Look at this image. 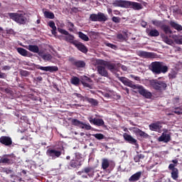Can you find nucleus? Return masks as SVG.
I'll list each match as a JSON object with an SVG mask.
<instances>
[{
  "mask_svg": "<svg viewBox=\"0 0 182 182\" xmlns=\"http://www.w3.org/2000/svg\"><path fill=\"white\" fill-rule=\"evenodd\" d=\"M160 88L161 89H164V90H166V88H167V84H166L164 82H160Z\"/></svg>",
  "mask_w": 182,
  "mask_h": 182,
  "instance_id": "obj_54",
  "label": "nucleus"
},
{
  "mask_svg": "<svg viewBox=\"0 0 182 182\" xmlns=\"http://www.w3.org/2000/svg\"><path fill=\"white\" fill-rule=\"evenodd\" d=\"M81 83L84 87H88L90 89H92V85L90 84L87 83L85 81H81Z\"/></svg>",
  "mask_w": 182,
  "mask_h": 182,
  "instance_id": "obj_51",
  "label": "nucleus"
},
{
  "mask_svg": "<svg viewBox=\"0 0 182 182\" xmlns=\"http://www.w3.org/2000/svg\"><path fill=\"white\" fill-rule=\"evenodd\" d=\"M43 14L46 18H48V19H54L55 18V14L53 12L44 11Z\"/></svg>",
  "mask_w": 182,
  "mask_h": 182,
  "instance_id": "obj_37",
  "label": "nucleus"
},
{
  "mask_svg": "<svg viewBox=\"0 0 182 182\" xmlns=\"http://www.w3.org/2000/svg\"><path fill=\"white\" fill-rule=\"evenodd\" d=\"M48 26H49L50 28H52V34L55 36L57 34V31H56L57 27L55 26V21H49Z\"/></svg>",
  "mask_w": 182,
  "mask_h": 182,
  "instance_id": "obj_28",
  "label": "nucleus"
},
{
  "mask_svg": "<svg viewBox=\"0 0 182 182\" xmlns=\"http://www.w3.org/2000/svg\"><path fill=\"white\" fill-rule=\"evenodd\" d=\"M73 95L77 97L78 98L82 97V95L81 94H78V93H74Z\"/></svg>",
  "mask_w": 182,
  "mask_h": 182,
  "instance_id": "obj_63",
  "label": "nucleus"
},
{
  "mask_svg": "<svg viewBox=\"0 0 182 182\" xmlns=\"http://www.w3.org/2000/svg\"><path fill=\"white\" fill-rule=\"evenodd\" d=\"M112 20L114 23H119L121 22V18L120 17H118V16H113L112 18Z\"/></svg>",
  "mask_w": 182,
  "mask_h": 182,
  "instance_id": "obj_48",
  "label": "nucleus"
},
{
  "mask_svg": "<svg viewBox=\"0 0 182 182\" xmlns=\"http://www.w3.org/2000/svg\"><path fill=\"white\" fill-rule=\"evenodd\" d=\"M173 105H177V104L180 103V97H176L175 98H173Z\"/></svg>",
  "mask_w": 182,
  "mask_h": 182,
  "instance_id": "obj_53",
  "label": "nucleus"
},
{
  "mask_svg": "<svg viewBox=\"0 0 182 182\" xmlns=\"http://www.w3.org/2000/svg\"><path fill=\"white\" fill-rule=\"evenodd\" d=\"M85 101L89 102L92 107H97L99 105V101L93 98L87 97L85 98Z\"/></svg>",
  "mask_w": 182,
  "mask_h": 182,
  "instance_id": "obj_27",
  "label": "nucleus"
},
{
  "mask_svg": "<svg viewBox=\"0 0 182 182\" xmlns=\"http://www.w3.org/2000/svg\"><path fill=\"white\" fill-rule=\"evenodd\" d=\"M4 173H6V174H10L11 173L12 171L8 168H6L4 171Z\"/></svg>",
  "mask_w": 182,
  "mask_h": 182,
  "instance_id": "obj_59",
  "label": "nucleus"
},
{
  "mask_svg": "<svg viewBox=\"0 0 182 182\" xmlns=\"http://www.w3.org/2000/svg\"><path fill=\"white\" fill-rule=\"evenodd\" d=\"M34 80L36 82H42L43 80V78H42V77H41V76H38V77L34 78Z\"/></svg>",
  "mask_w": 182,
  "mask_h": 182,
  "instance_id": "obj_58",
  "label": "nucleus"
},
{
  "mask_svg": "<svg viewBox=\"0 0 182 182\" xmlns=\"http://www.w3.org/2000/svg\"><path fill=\"white\" fill-rule=\"evenodd\" d=\"M42 59L43 60H52V55L50 54H43L42 56H41Z\"/></svg>",
  "mask_w": 182,
  "mask_h": 182,
  "instance_id": "obj_41",
  "label": "nucleus"
},
{
  "mask_svg": "<svg viewBox=\"0 0 182 182\" xmlns=\"http://www.w3.org/2000/svg\"><path fill=\"white\" fill-rule=\"evenodd\" d=\"M80 128L85 129V130H91L92 126L89 124H87L82 123V124L81 125V127Z\"/></svg>",
  "mask_w": 182,
  "mask_h": 182,
  "instance_id": "obj_43",
  "label": "nucleus"
},
{
  "mask_svg": "<svg viewBox=\"0 0 182 182\" xmlns=\"http://www.w3.org/2000/svg\"><path fill=\"white\" fill-rule=\"evenodd\" d=\"M3 70H9L11 69V67L9 65H5L3 67Z\"/></svg>",
  "mask_w": 182,
  "mask_h": 182,
  "instance_id": "obj_61",
  "label": "nucleus"
},
{
  "mask_svg": "<svg viewBox=\"0 0 182 182\" xmlns=\"http://www.w3.org/2000/svg\"><path fill=\"white\" fill-rule=\"evenodd\" d=\"M142 173L141 171H139L137 173H135L133 176H132L129 178V181L130 182H136L140 180L141 177Z\"/></svg>",
  "mask_w": 182,
  "mask_h": 182,
  "instance_id": "obj_22",
  "label": "nucleus"
},
{
  "mask_svg": "<svg viewBox=\"0 0 182 182\" xmlns=\"http://www.w3.org/2000/svg\"><path fill=\"white\" fill-rule=\"evenodd\" d=\"M145 156L142 154H138L136 156L134 157V160L135 163H140V161L144 159Z\"/></svg>",
  "mask_w": 182,
  "mask_h": 182,
  "instance_id": "obj_32",
  "label": "nucleus"
},
{
  "mask_svg": "<svg viewBox=\"0 0 182 182\" xmlns=\"http://www.w3.org/2000/svg\"><path fill=\"white\" fill-rule=\"evenodd\" d=\"M168 76L170 79H175L176 77V73H169Z\"/></svg>",
  "mask_w": 182,
  "mask_h": 182,
  "instance_id": "obj_55",
  "label": "nucleus"
},
{
  "mask_svg": "<svg viewBox=\"0 0 182 182\" xmlns=\"http://www.w3.org/2000/svg\"><path fill=\"white\" fill-rule=\"evenodd\" d=\"M70 166L73 168H80L82 166V161L77 159H73L70 162Z\"/></svg>",
  "mask_w": 182,
  "mask_h": 182,
  "instance_id": "obj_23",
  "label": "nucleus"
},
{
  "mask_svg": "<svg viewBox=\"0 0 182 182\" xmlns=\"http://www.w3.org/2000/svg\"><path fill=\"white\" fill-rule=\"evenodd\" d=\"M67 28L70 32H74V31L75 30V26L74 23L71 21H67Z\"/></svg>",
  "mask_w": 182,
  "mask_h": 182,
  "instance_id": "obj_34",
  "label": "nucleus"
},
{
  "mask_svg": "<svg viewBox=\"0 0 182 182\" xmlns=\"http://www.w3.org/2000/svg\"><path fill=\"white\" fill-rule=\"evenodd\" d=\"M149 69L155 75L160 74V62H153L149 65Z\"/></svg>",
  "mask_w": 182,
  "mask_h": 182,
  "instance_id": "obj_10",
  "label": "nucleus"
},
{
  "mask_svg": "<svg viewBox=\"0 0 182 182\" xmlns=\"http://www.w3.org/2000/svg\"><path fill=\"white\" fill-rule=\"evenodd\" d=\"M78 37L82 41H89V37H87V36L85 35V33H83L82 31L78 32Z\"/></svg>",
  "mask_w": 182,
  "mask_h": 182,
  "instance_id": "obj_38",
  "label": "nucleus"
},
{
  "mask_svg": "<svg viewBox=\"0 0 182 182\" xmlns=\"http://www.w3.org/2000/svg\"><path fill=\"white\" fill-rule=\"evenodd\" d=\"M132 131L134 132V133L136 135V136H140L141 137L143 138H147L148 134L146 133H145L144 131L140 130L139 128L137 127H133L132 128Z\"/></svg>",
  "mask_w": 182,
  "mask_h": 182,
  "instance_id": "obj_20",
  "label": "nucleus"
},
{
  "mask_svg": "<svg viewBox=\"0 0 182 182\" xmlns=\"http://www.w3.org/2000/svg\"><path fill=\"white\" fill-rule=\"evenodd\" d=\"M168 168L171 171V175L173 180H177L179 178V170L175 167V165L170 164Z\"/></svg>",
  "mask_w": 182,
  "mask_h": 182,
  "instance_id": "obj_11",
  "label": "nucleus"
},
{
  "mask_svg": "<svg viewBox=\"0 0 182 182\" xmlns=\"http://www.w3.org/2000/svg\"><path fill=\"white\" fill-rule=\"evenodd\" d=\"M146 33L151 37H157L159 36V32L156 29H147Z\"/></svg>",
  "mask_w": 182,
  "mask_h": 182,
  "instance_id": "obj_26",
  "label": "nucleus"
},
{
  "mask_svg": "<svg viewBox=\"0 0 182 182\" xmlns=\"http://www.w3.org/2000/svg\"><path fill=\"white\" fill-rule=\"evenodd\" d=\"M114 7L123 9H134L135 10L141 9V5L138 2L130 1L127 0H114L113 2Z\"/></svg>",
  "mask_w": 182,
  "mask_h": 182,
  "instance_id": "obj_2",
  "label": "nucleus"
},
{
  "mask_svg": "<svg viewBox=\"0 0 182 182\" xmlns=\"http://www.w3.org/2000/svg\"><path fill=\"white\" fill-rule=\"evenodd\" d=\"M93 136L98 140L105 139V135H103L102 134H93Z\"/></svg>",
  "mask_w": 182,
  "mask_h": 182,
  "instance_id": "obj_44",
  "label": "nucleus"
},
{
  "mask_svg": "<svg viewBox=\"0 0 182 182\" xmlns=\"http://www.w3.org/2000/svg\"><path fill=\"white\" fill-rule=\"evenodd\" d=\"M97 72L100 76L107 77H109V73L106 70L105 67L102 65H99L97 66Z\"/></svg>",
  "mask_w": 182,
  "mask_h": 182,
  "instance_id": "obj_13",
  "label": "nucleus"
},
{
  "mask_svg": "<svg viewBox=\"0 0 182 182\" xmlns=\"http://www.w3.org/2000/svg\"><path fill=\"white\" fill-rule=\"evenodd\" d=\"M47 156L51 157L53 160H55L62 155L61 151H57L55 149H48L46 152Z\"/></svg>",
  "mask_w": 182,
  "mask_h": 182,
  "instance_id": "obj_9",
  "label": "nucleus"
},
{
  "mask_svg": "<svg viewBox=\"0 0 182 182\" xmlns=\"http://www.w3.org/2000/svg\"><path fill=\"white\" fill-rule=\"evenodd\" d=\"M71 120V124L73 126L78 127L80 128V127L82 125L83 122L80 121L79 119H70Z\"/></svg>",
  "mask_w": 182,
  "mask_h": 182,
  "instance_id": "obj_29",
  "label": "nucleus"
},
{
  "mask_svg": "<svg viewBox=\"0 0 182 182\" xmlns=\"http://www.w3.org/2000/svg\"><path fill=\"white\" fill-rule=\"evenodd\" d=\"M117 38L119 41H126V37H124L122 33H119L117 36Z\"/></svg>",
  "mask_w": 182,
  "mask_h": 182,
  "instance_id": "obj_52",
  "label": "nucleus"
},
{
  "mask_svg": "<svg viewBox=\"0 0 182 182\" xmlns=\"http://www.w3.org/2000/svg\"><path fill=\"white\" fill-rule=\"evenodd\" d=\"M123 137L124 140L130 144L137 145V140L135 139L132 135L127 133H124Z\"/></svg>",
  "mask_w": 182,
  "mask_h": 182,
  "instance_id": "obj_15",
  "label": "nucleus"
},
{
  "mask_svg": "<svg viewBox=\"0 0 182 182\" xmlns=\"http://www.w3.org/2000/svg\"><path fill=\"white\" fill-rule=\"evenodd\" d=\"M80 80L79 77H73L71 79H70V82L72 85H79L80 84Z\"/></svg>",
  "mask_w": 182,
  "mask_h": 182,
  "instance_id": "obj_36",
  "label": "nucleus"
},
{
  "mask_svg": "<svg viewBox=\"0 0 182 182\" xmlns=\"http://www.w3.org/2000/svg\"><path fill=\"white\" fill-rule=\"evenodd\" d=\"M168 72V68L166 65H164L161 63L160 64V73H166Z\"/></svg>",
  "mask_w": 182,
  "mask_h": 182,
  "instance_id": "obj_39",
  "label": "nucleus"
},
{
  "mask_svg": "<svg viewBox=\"0 0 182 182\" xmlns=\"http://www.w3.org/2000/svg\"><path fill=\"white\" fill-rule=\"evenodd\" d=\"M169 25H170V28L173 29H176L178 32L182 31V26L178 23L177 21H169Z\"/></svg>",
  "mask_w": 182,
  "mask_h": 182,
  "instance_id": "obj_19",
  "label": "nucleus"
},
{
  "mask_svg": "<svg viewBox=\"0 0 182 182\" xmlns=\"http://www.w3.org/2000/svg\"><path fill=\"white\" fill-rule=\"evenodd\" d=\"M0 143L6 146H11L12 144V139L9 136H1L0 137Z\"/></svg>",
  "mask_w": 182,
  "mask_h": 182,
  "instance_id": "obj_14",
  "label": "nucleus"
},
{
  "mask_svg": "<svg viewBox=\"0 0 182 182\" xmlns=\"http://www.w3.org/2000/svg\"><path fill=\"white\" fill-rule=\"evenodd\" d=\"M175 43L177 45H182V36L176 37V38L175 39Z\"/></svg>",
  "mask_w": 182,
  "mask_h": 182,
  "instance_id": "obj_45",
  "label": "nucleus"
},
{
  "mask_svg": "<svg viewBox=\"0 0 182 182\" xmlns=\"http://www.w3.org/2000/svg\"><path fill=\"white\" fill-rule=\"evenodd\" d=\"M153 24L154 26H159V21H152Z\"/></svg>",
  "mask_w": 182,
  "mask_h": 182,
  "instance_id": "obj_64",
  "label": "nucleus"
},
{
  "mask_svg": "<svg viewBox=\"0 0 182 182\" xmlns=\"http://www.w3.org/2000/svg\"><path fill=\"white\" fill-rule=\"evenodd\" d=\"M149 83L151 87H152L156 90H159L160 83L157 79L149 80Z\"/></svg>",
  "mask_w": 182,
  "mask_h": 182,
  "instance_id": "obj_18",
  "label": "nucleus"
},
{
  "mask_svg": "<svg viewBox=\"0 0 182 182\" xmlns=\"http://www.w3.org/2000/svg\"><path fill=\"white\" fill-rule=\"evenodd\" d=\"M137 55H138V56H140L142 58L149 59V58H154V53H148V52L142 51V50L138 51Z\"/></svg>",
  "mask_w": 182,
  "mask_h": 182,
  "instance_id": "obj_16",
  "label": "nucleus"
},
{
  "mask_svg": "<svg viewBox=\"0 0 182 182\" xmlns=\"http://www.w3.org/2000/svg\"><path fill=\"white\" fill-rule=\"evenodd\" d=\"M73 45L75 46V47L77 48L78 50L82 52L83 53H87V48L85 46V44H83L82 43L77 42V43H75V44Z\"/></svg>",
  "mask_w": 182,
  "mask_h": 182,
  "instance_id": "obj_17",
  "label": "nucleus"
},
{
  "mask_svg": "<svg viewBox=\"0 0 182 182\" xmlns=\"http://www.w3.org/2000/svg\"><path fill=\"white\" fill-rule=\"evenodd\" d=\"M149 129L150 130H152V131H157L159 129V122H156V123H153V124H151L149 125Z\"/></svg>",
  "mask_w": 182,
  "mask_h": 182,
  "instance_id": "obj_35",
  "label": "nucleus"
},
{
  "mask_svg": "<svg viewBox=\"0 0 182 182\" xmlns=\"http://www.w3.org/2000/svg\"><path fill=\"white\" fill-rule=\"evenodd\" d=\"M90 124L95 125L96 127H105V121L102 119L92 118V117L88 118Z\"/></svg>",
  "mask_w": 182,
  "mask_h": 182,
  "instance_id": "obj_12",
  "label": "nucleus"
},
{
  "mask_svg": "<svg viewBox=\"0 0 182 182\" xmlns=\"http://www.w3.org/2000/svg\"><path fill=\"white\" fill-rule=\"evenodd\" d=\"M130 77L132 78H134L136 81H140L141 80L139 77L135 76L134 75H130Z\"/></svg>",
  "mask_w": 182,
  "mask_h": 182,
  "instance_id": "obj_56",
  "label": "nucleus"
},
{
  "mask_svg": "<svg viewBox=\"0 0 182 182\" xmlns=\"http://www.w3.org/2000/svg\"><path fill=\"white\" fill-rule=\"evenodd\" d=\"M6 77H7V75L6 73L0 72V79H6Z\"/></svg>",
  "mask_w": 182,
  "mask_h": 182,
  "instance_id": "obj_57",
  "label": "nucleus"
},
{
  "mask_svg": "<svg viewBox=\"0 0 182 182\" xmlns=\"http://www.w3.org/2000/svg\"><path fill=\"white\" fill-rule=\"evenodd\" d=\"M93 170L92 167L88 166V167H85L82 169V171H84L85 173L88 174L89 173H90Z\"/></svg>",
  "mask_w": 182,
  "mask_h": 182,
  "instance_id": "obj_46",
  "label": "nucleus"
},
{
  "mask_svg": "<svg viewBox=\"0 0 182 182\" xmlns=\"http://www.w3.org/2000/svg\"><path fill=\"white\" fill-rule=\"evenodd\" d=\"M17 51L22 56H28V51L25 48L18 47Z\"/></svg>",
  "mask_w": 182,
  "mask_h": 182,
  "instance_id": "obj_33",
  "label": "nucleus"
},
{
  "mask_svg": "<svg viewBox=\"0 0 182 182\" xmlns=\"http://www.w3.org/2000/svg\"><path fill=\"white\" fill-rule=\"evenodd\" d=\"M117 78L119 82H122L126 87H132L134 90L137 89L139 94H140L142 97L146 99H151L152 97V94L150 91L145 89L143 86L139 85H135L133 83V81L130 80L129 78L125 77H119Z\"/></svg>",
  "mask_w": 182,
  "mask_h": 182,
  "instance_id": "obj_1",
  "label": "nucleus"
},
{
  "mask_svg": "<svg viewBox=\"0 0 182 182\" xmlns=\"http://www.w3.org/2000/svg\"><path fill=\"white\" fill-rule=\"evenodd\" d=\"M95 63L97 65H102L104 67L106 66L109 71H112L115 69L114 63H110L101 59H97Z\"/></svg>",
  "mask_w": 182,
  "mask_h": 182,
  "instance_id": "obj_8",
  "label": "nucleus"
},
{
  "mask_svg": "<svg viewBox=\"0 0 182 182\" xmlns=\"http://www.w3.org/2000/svg\"><path fill=\"white\" fill-rule=\"evenodd\" d=\"M89 19L92 22H105L107 20V17L102 12H98L97 14H90Z\"/></svg>",
  "mask_w": 182,
  "mask_h": 182,
  "instance_id": "obj_6",
  "label": "nucleus"
},
{
  "mask_svg": "<svg viewBox=\"0 0 182 182\" xmlns=\"http://www.w3.org/2000/svg\"><path fill=\"white\" fill-rule=\"evenodd\" d=\"M141 25L143 28H146L147 26V23L146 21H141Z\"/></svg>",
  "mask_w": 182,
  "mask_h": 182,
  "instance_id": "obj_62",
  "label": "nucleus"
},
{
  "mask_svg": "<svg viewBox=\"0 0 182 182\" xmlns=\"http://www.w3.org/2000/svg\"><path fill=\"white\" fill-rule=\"evenodd\" d=\"M171 140V135L169 134H167V132H164L160 136V141L168 143Z\"/></svg>",
  "mask_w": 182,
  "mask_h": 182,
  "instance_id": "obj_21",
  "label": "nucleus"
},
{
  "mask_svg": "<svg viewBox=\"0 0 182 182\" xmlns=\"http://www.w3.org/2000/svg\"><path fill=\"white\" fill-rule=\"evenodd\" d=\"M9 17L19 25H26L27 21V18L25 14L20 13H9Z\"/></svg>",
  "mask_w": 182,
  "mask_h": 182,
  "instance_id": "obj_4",
  "label": "nucleus"
},
{
  "mask_svg": "<svg viewBox=\"0 0 182 182\" xmlns=\"http://www.w3.org/2000/svg\"><path fill=\"white\" fill-rule=\"evenodd\" d=\"M178 109H181V107H176V108H175V110L172 111V113H175V114H178V115L181 114L182 112H181L180 110H178Z\"/></svg>",
  "mask_w": 182,
  "mask_h": 182,
  "instance_id": "obj_49",
  "label": "nucleus"
},
{
  "mask_svg": "<svg viewBox=\"0 0 182 182\" xmlns=\"http://www.w3.org/2000/svg\"><path fill=\"white\" fill-rule=\"evenodd\" d=\"M41 70L44 72H58V68L57 66H47L41 68Z\"/></svg>",
  "mask_w": 182,
  "mask_h": 182,
  "instance_id": "obj_24",
  "label": "nucleus"
},
{
  "mask_svg": "<svg viewBox=\"0 0 182 182\" xmlns=\"http://www.w3.org/2000/svg\"><path fill=\"white\" fill-rule=\"evenodd\" d=\"M28 50L34 53H39V48L38 46H33V45H29Z\"/></svg>",
  "mask_w": 182,
  "mask_h": 182,
  "instance_id": "obj_30",
  "label": "nucleus"
},
{
  "mask_svg": "<svg viewBox=\"0 0 182 182\" xmlns=\"http://www.w3.org/2000/svg\"><path fill=\"white\" fill-rule=\"evenodd\" d=\"M172 163H173V164H171L170 165H175V168H176V166L177 164H178V160H177V159L172 160Z\"/></svg>",
  "mask_w": 182,
  "mask_h": 182,
  "instance_id": "obj_60",
  "label": "nucleus"
},
{
  "mask_svg": "<svg viewBox=\"0 0 182 182\" xmlns=\"http://www.w3.org/2000/svg\"><path fill=\"white\" fill-rule=\"evenodd\" d=\"M71 65L77 69L85 68L86 67V63L82 60H77L74 57H69L68 59Z\"/></svg>",
  "mask_w": 182,
  "mask_h": 182,
  "instance_id": "obj_7",
  "label": "nucleus"
},
{
  "mask_svg": "<svg viewBox=\"0 0 182 182\" xmlns=\"http://www.w3.org/2000/svg\"><path fill=\"white\" fill-rule=\"evenodd\" d=\"M106 46H107L108 48H111L113 49V50H116V49L117 48V46H115L114 44L110 43H106Z\"/></svg>",
  "mask_w": 182,
  "mask_h": 182,
  "instance_id": "obj_50",
  "label": "nucleus"
},
{
  "mask_svg": "<svg viewBox=\"0 0 182 182\" xmlns=\"http://www.w3.org/2000/svg\"><path fill=\"white\" fill-rule=\"evenodd\" d=\"M16 157L14 154H5L0 159V164L12 165L16 162Z\"/></svg>",
  "mask_w": 182,
  "mask_h": 182,
  "instance_id": "obj_5",
  "label": "nucleus"
},
{
  "mask_svg": "<svg viewBox=\"0 0 182 182\" xmlns=\"http://www.w3.org/2000/svg\"><path fill=\"white\" fill-rule=\"evenodd\" d=\"M19 74L22 77H28L30 75V72L25 70L20 69Z\"/></svg>",
  "mask_w": 182,
  "mask_h": 182,
  "instance_id": "obj_40",
  "label": "nucleus"
},
{
  "mask_svg": "<svg viewBox=\"0 0 182 182\" xmlns=\"http://www.w3.org/2000/svg\"><path fill=\"white\" fill-rule=\"evenodd\" d=\"M58 32L61 35H65V36H60L59 39H61L63 38V41H65L67 43H70V44L74 45L77 41H75L74 36L71 35L68 31H65L63 28H58Z\"/></svg>",
  "mask_w": 182,
  "mask_h": 182,
  "instance_id": "obj_3",
  "label": "nucleus"
},
{
  "mask_svg": "<svg viewBox=\"0 0 182 182\" xmlns=\"http://www.w3.org/2000/svg\"><path fill=\"white\" fill-rule=\"evenodd\" d=\"M109 166V161L107 159H103L102 161V168L103 170H106Z\"/></svg>",
  "mask_w": 182,
  "mask_h": 182,
  "instance_id": "obj_31",
  "label": "nucleus"
},
{
  "mask_svg": "<svg viewBox=\"0 0 182 182\" xmlns=\"http://www.w3.org/2000/svg\"><path fill=\"white\" fill-rule=\"evenodd\" d=\"M81 81L88 82H93L91 78L87 77L86 75L82 77Z\"/></svg>",
  "mask_w": 182,
  "mask_h": 182,
  "instance_id": "obj_47",
  "label": "nucleus"
},
{
  "mask_svg": "<svg viewBox=\"0 0 182 182\" xmlns=\"http://www.w3.org/2000/svg\"><path fill=\"white\" fill-rule=\"evenodd\" d=\"M161 38L162 40L168 45H171V43H173V41H171V38H169L168 37H164L163 35H161Z\"/></svg>",
  "mask_w": 182,
  "mask_h": 182,
  "instance_id": "obj_42",
  "label": "nucleus"
},
{
  "mask_svg": "<svg viewBox=\"0 0 182 182\" xmlns=\"http://www.w3.org/2000/svg\"><path fill=\"white\" fill-rule=\"evenodd\" d=\"M161 29L164 31L166 35H171L173 34V31L171 29V26L167 25H164L161 26Z\"/></svg>",
  "mask_w": 182,
  "mask_h": 182,
  "instance_id": "obj_25",
  "label": "nucleus"
}]
</instances>
